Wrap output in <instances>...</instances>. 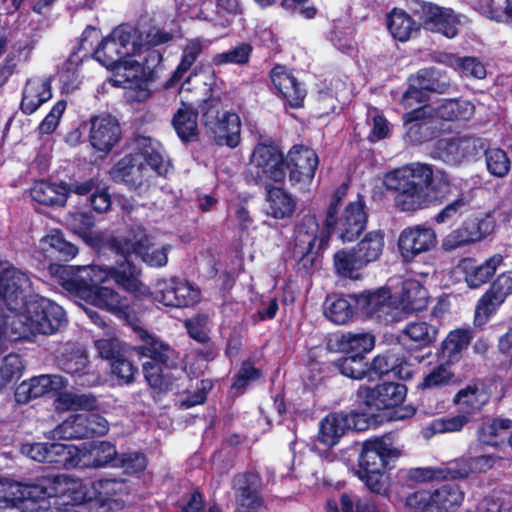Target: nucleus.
Here are the masks:
<instances>
[{"instance_id":"nucleus-10","label":"nucleus","mask_w":512,"mask_h":512,"mask_svg":"<svg viewBox=\"0 0 512 512\" xmlns=\"http://www.w3.org/2000/svg\"><path fill=\"white\" fill-rule=\"evenodd\" d=\"M29 276L20 269L0 262V303L7 306L10 313L22 310L27 293L31 289Z\"/></svg>"},{"instance_id":"nucleus-22","label":"nucleus","mask_w":512,"mask_h":512,"mask_svg":"<svg viewBox=\"0 0 512 512\" xmlns=\"http://www.w3.org/2000/svg\"><path fill=\"white\" fill-rule=\"evenodd\" d=\"M397 456V451L391 446L389 439L377 438L364 442L359 457V469L357 472L383 471L388 459Z\"/></svg>"},{"instance_id":"nucleus-29","label":"nucleus","mask_w":512,"mask_h":512,"mask_svg":"<svg viewBox=\"0 0 512 512\" xmlns=\"http://www.w3.org/2000/svg\"><path fill=\"white\" fill-rule=\"evenodd\" d=\"M305 225H307L310 231L306 230L304 226L297 228L293 256L297 260L298 268L308 271L313 267L316 260V253L313 251V248L318 225L313 217H308L305 220Z\"/></svg>"},{"instance_id":"nucleus-54","label":"nucleus","mask_w":512,"mask_h":512,"mask_svg":"<svg viewBox=\"0 0 512 512\" xmlns=\"http://www.w3.org/2000/svg\"><path fill=\"white\" fill-rule=\"evenodd\" d=\"M80 414H74L57 425L52 431V438L58 440L81 439L85 437V428Z\"/></svg>"},{"instance_id":"nucleus-37","label":"nucleus","mask_w":512,"mask_h":512,"mask_svg":"<svg viewBox=\"0 0 512 512\" xmlns=\"http://www.w3.org/2000/svg\"><path fill=\"white\" fill-rule=\"evenodd\" d=\"M489 400L487 392L476 385L461 389L454 397L459 411L469 417L481 411Z\"/></svg>"},{"instance_id":"nucleus-57","label":"nucleus","mask_w":512,"mask_h":512,"mask_svg":"<svg viewBox=\"0 0 512 512\" xmlns=\"http://www.w3.org/2000/svg\"><path fill=\"white\" fill-rule=\"evenodd\" d=\"M471 202L472 197L470 193H461L458 198L448 203L435 215V222L443 224L457 218L469 209Z\"/></svg>"},{"instance_id":"nucleus-39","label":"nucleus","mask_w":512,"mask_h":512,"mask_svg":"<svg viewBox=\"0 0 512 512\" xmlns=\"http://www.w3.org/2000/svg\"><path fill=\"white\" fill-rule=\"evenodd\" d=\"M31 197L43 205L63 206L67 201L68 190L62 184L39 181L31 188Z\"/></svg>"},{"instance_id":"nucleus-51","label":"nucleus","mask_w":512,"mask_h":512,"mask_svg":"<svg viewBox=\"0 0 512 512\" xmlns=\"http://www.w3.org/2000/svg\"><path fill=\"white\" fill-rule=\"evenodd\" d=\"M340 350L349 355L363 356L374 347V337L369 333H347L339 340Z\"/></svg>"},{"instance_id":"nucleus-42","label":"nucleus","mask_w":512,"mask_h":512,"mask_svg":"<svg viewBox=\"0 0 512 512\" xmlns=\"http://www.w3.org/2000/svg\"><path fill=\"white\" fill-rule=\"evenodd\" d=\"M38 248L45 258H51L58 253L65 259H70L78 253V248L72 243L67 242L57 230H53L44 236L40 240Z\"/></svg>"},{"instance_id":"nucleus-19","label":"nucleus","mask_w":512,"mask_h":512,"mask_svg":"<svg viewBox=\"0 0 512 512\" xmlns=\"http://www.w3.org/2000/svg\"><path fill=\"white\" fill-rule=\"evenodd\" d=\"M460 15L451 8L441 7L430 2L421 4V20L424 29L440 33L452 39L459 33Z\"/></svg>"},{"instance_id":"nucleus-64","label":"nucleus","mask_w":512,"mask_h":512,"mask_svg":"<svg viewBox=\"0 0 512 512\" xmlns=\"http://www.w3.org/2000/svg\"><path fill=\"white\" fill-rule=\"evenodd\" d=\"M23 370L24 364L19 355L9 354L5 356L0 367V387H4L12 380L20 378Z\"/></svg>"},{"instance_id":"nucleus-2","label":"nucleus","mask_w":512,"mask_h":512,"mask_svg":"<svg viewBox=\"0 0 512 512\" xmlns=\"http://www.w3.org/2000/svg\"><path fill=\"white\" fill-rule=\"evenodd\" d=\"M51 497L61 499V504L80 505L92 501V485L89 487L80 479L66 474L45 476L35 483L7 484L5 494L0 498V512H21L23 502L44 503Z\"/></svg>"},{"instance_id":"nucleus-44","label":"nucleus","mask_w":512,"mask_h":512,"mask_svg":"<svg viewBox=\"0 0 512 512\" xmlns=\"http://www.w3.org/2000/svg\"><path fill=\"white\" fill-rule=\"evenodd\" d=\"M434 512H450L461 505L464 493L457 485L446 484L431 492Z\"/></svg>"},{"instance_id":"nucleus-21","label":"nucleus","mask_w":512,"mask_h":512,"mask_svg":"<svg viewBox=\"0 0 512 512\" xmlns=\"http://www.w3.org/2000/svg\"><path fill=\"white\" fill-rule=\"evenodd\" d=\"M482 149L481 139L473 136H456L439 140L436 154L449 165H459L475 157Z\"/></svg>"},{"instance_id":"nucleus-12","label":"nucleus","mask_w":512,"mask_h":512,"mask_svg":"<svg viewBox=\"0 0 512 512\" xmlns=\"http://www.w3.org/2000/svg\"><path fill=\"white\" fill-rule=\"evenodd\" d=\"M366 222L364 201L358 198L350 202L341 213L338 211L331 223H328L326 218L324 224L328 233L334 231L342 241L351 242L362 233Z\"/></svg>"},{"instance_id":"nucleus-53","label":"nucleus","mask_w":512,"mask_h":512,"mask_svg":"<svg viewBox=\"0 0 512 512\" xmlns=\"http://www.w3.org/2000/svg\"><path fill=\"white\" fill-rule=\"evenodd\" d=\"M511 421L495 419L491 423L484 424L478 431L479 440L488 445H498L509 434Z\"/></svg>"},{"instance_id":"nucleus-23","label":"nucleus","mask_w":512,"mask_h":512,"mask_svg":"<svg viewBox=\"0 0 512 512\" xmlns=\"http://www.w3.org/2000/svg\"><path fill=\"white\" fill-rule=\"evenodd\" d=\"M212 111L204 114L205 125L211 131L218 145L235 148L239 145L241 137V121L236 113L224 112L217 121H212Z\"/></svg>"},{"instance_id":"nucleus-16","label":"nucleus","mask_w":512,"mask_h":512,"mask_svg":"<svg viewBox=\"0 0 512 512\" xmlns=\"http://www.w3.org/2000/svg\"><path fill=\"white\" fill-rule=\"evenodd\" d=\"M355 301L357 308L367 317L387 324L400 320L397 302L386 288L363 293L357 296Z\"/></svg>"},{"instance_id":"nucleus-11","label":"nucleus","mask_w":512,"mask_h":512,"mask_svg":"<svg viewBox=\"0 0 512 512\" xmlns=\"http://www.w3.org/2000/svg\"><path fill=\"white\" fill-rule=\"evenodd\" d=\"M110 82L117 87L127 89V98L142 102L150 96L149 82L153 79L150 66H109Z\"/></svg>"},{"instance_id":"nucleus-3","label":"nucleus","mask_w":512,"mask_h":512,"mask_svg":"<svg viewBox=\"0 0 512 512\" xmlns=\"http://www.w3.org/2000/svg\"><path fill=\"white\" fill-rule=\"evenodd\" d=\"M83 31L79 42L70 53L65 64H83L91 59L99 64H140L135 57L138 51L139 29L129 23H121L98 43L87 48L88 38Z\"/></svg>"},{"instance_id":"nucleus-14","label":"nucleus","mask_w":512,"mask_h":512,"mask_svg":"<svg viewBox=\"0 0 512 512\" xmlns=\"http://www.w3.org/2000/svg\"><path fill=\"white\" fill-rule=\"evenodd\" d=\"M152 295L155 301L169 307L193 306L201 298V292L197 287L179 278L157 281Z\"/></svg>"},{"instance_id":"nucleus-61","label":"nucleus","mask_w":512,"mask_h":512,"mask_svg":"<svg viewBox=\"0 0 512 512\" xmlns=\"http://www.w3.org/2000/svg\"><path fill=\"white\" fill-rule=\"evenodd\" d=\"M253 47L250 43L240 42L232 49L217 54L214 64H247L252 54Z\"/></svg>"},{"instance_id":"nucleus-45","label":"nucleus","mask_w":512,"mask_h":512,"mask_svg":"<svg viewBox=\"0 0 512 512\" xmlns=\"http://www.w3.org/2000/svg\"><path fill=\"white\" fill-rule=\"evenodd\" d=\"M267 213L276 219L290 217L296 207L295 200L281 188H271L267 194Z\"/></svg>"},{"instance_id":"nucleus-5","label":"nucleus","mask_w":512,"mask_h":512,"mask_svg":"<svg viewBox=\"0 0 512 512\" xmlns=\"http://www.w3.org/2000/svg\"><path fill=\"white\" fill-rule=\"evenodd\" d=\"M433 170L422 163H411L397 168L384 177L385 187L395 192V207L403 212H414L429 206L434 196L429 193Z\"/></svg>"},{"instance_id":"nucleus-26","label":"nucleus","mask_w":512,"mask_h":512,"mask_svg":"<svg viewBox=\"0 0 512 512\" xmlns=\"http://www.w3.org/2000/svg\"><path fill=\"white\" fill-rule=\"evenodd\" d=\"M449 83L434 78L433 71L428 68L421 69L416 76L410 78V88L402 97V104L406 108H412L414 103H424V92L431 91L444 93Z\"/></svg>"},{"instance_id":"nucleus-58","label":"nucleus","mask_w":512,"mask_h":512,"mask_svg":"<svg viewBox=\"0 0 512 512\" xmlns=\"http://www.w3.org/2000/svg\"><path fill=\"white\" fill-rule=\"evenodd\" d=\"M493 221L488 215L482 217L468 218L463 222L461 228L467 234L472 243L481 241L493 230Z\"/></svg>"},{"instance_id":"nucleus-48","label":"nucleus","mask_w":512,"mask_h":512,"mask_svg":"<svg viewBox=\"0 0 512 512\" xmlns=\"http://www.w3.org/2000/svg\"><path fill=\"white\" fill-rule=\"evenodd\" d=\"M387 28L391 35L399 41H407L418 29L413 18L403 10L394 9L388 14Z\"/></svg>"},{"instance_id":"nucleus-28","label":"nucleus","mask_w":512,"mask_h":512,"mask_svg":"<svg viewBox=\"0 0 512 512\" xmlns=\"http://www.w3.org/2000/svg\"><path fill=\"white\" fill-rule=\"evenodd\" d=\"M512 294V272L500 274L492 283L489 290L480 298L476 308V318H484L493 314Z\"/></svg>"},{"instance_id":"nucleus-55","label":"nucleus","mask_w":512,"mask_h":512,"mask_svg":"<svg viewBox=\"0 0 512 512\" xmlns=\"http://www.w3.org/2000/svg\"><path fill=\"white\" fill-rule=\"evenodd\" d=\"M110 370L118 385L132 384L138 374V367L124 353L110 362Z\"/></svg>"},{"instance_id":"nucleus-63","label":"nucleus","mask_w":512,"mask_h":512,"mask_svg":"<svg viewBox=\"0 0 512 512\" xmlns=\"http://www.w3.org/2000/svg\"><path fill=\"white\" fill-rule=\"evenodd\" d=\"M454 378L453 372L446 365H438L433 368L418 384V388L435 389L446 386L452 382Z\"/></svg>"},{"instance_id":"nucleus-18","label":"nucleus","mask_w":512,"mask_h":512,"mask_svg":"<svg viewBox=\"0 0 512 512\" xmlns=\"http://www.w3.org/2000/svg\"><path fill=\"white\" fill-rule=\"evenodd\" d=\"M432 112L435 113V116L446 121H466L473 116L475 107L467 100L452 99L445 100L435 109H431L427 105H422L419 108L412 109L403 116L404 125L408 127V130H411L413 128L411 125L413 122H418L427 116H431Z\"/></svg>"},{"instance_id":"nucleus-17","label":"nucleus","mask_w":512,"mask_h":512,"mask_svg":"<svg viewBox=\"0 0 512 512\" xmlns=\"http://www.w3.org/2000/svg\"><path fill=\"white\" fill-rule=\"evenodd\" d=\"M437 245L435 230L427 225H413L403 229L398 237L397 246L405 262L413 261L418 255L427 253Z\"/></svg>"},{"instance_id":"nucleus-43","label":"nucleus","mask_w":512,"mask_h":512,"mask_svg":"<svg viewBox=\"0 0 512 512\" xmlns=\"http://www.w3.org/2000/svg\"><path fill=\"white\" fill-rule=\"evenodd\" d=\"M438 333V327L426 321L410 322L402 331L403 337L417 347H427L433 344L438 337Z\"/></svg>"},{"instance_id":"nucleus-49","label":"nucleus","mask_w":512,"mask_h":512,"mask_svg":"<svg viewBox=\"0 0 512 512\" xmlns=\"http://www.w3.org/2000/svg\"><path fill=\"white\" fill-rule=\"evenodd\" d=\"M242 13L239 0H216L215 10L205 17L214 26L226 28Z\"/></svg>"},{"instance_id":"nucleus-62","label":"nucleus","mask_w":512,"mask_h":512,"mask_svg":"<svg viewBox=\"0 0 512 512\" xmlns=\"http://www.w3.org/2000/svg\"><path fill=\"white\" fill-rule=\"evenodd\" d=\"M340 373L352 379H362L368 371L364 356L348 355L335 363Z\"/></svg>"},{"instance_id":"nucleus-15","label":"nucleus","mask_w":512,"mask_h":512,"mask_svg":"<svg viewBox=\"0 0 512 512\" xmlns=\"http://www.w3.org/2000/svg\"><path fill=\"white\" fill-rule=\"evenodd\" d=\"M406 397V387L398 383H383L374 388L360 387L357 402L374 415L375 411L389 409L401 404Z\"/></svg>"},{"instance_id":"nucleus-34","label":"nucleus","mask_w":512,"mask_h":512,"mask_svg":"<svg viewBox=\"0 0 512 512\" xmlns=\"http://www.w3.org/2000/svg\"><path fill=\"white\" fill-rule=\"evenodd\" d=\"M52 98L50 79L34 78L27 81L21 101L23 113L33 114L38 108Z\"/></svg>"},{"instance_id":"nucleus-50","label":"nucleus","mask_w":512,"mask_h":512,"mask_svg":"<svg viewBox=\"0 0 512 512\" xmlns=\"http://www.w3.org/2000/svg\"><path fill=\"white\" fill-rule=\"evenodd\" d=\"M20 314L21 310L10 313L8 307L0 303V353L7 342L24 339L17 335Z\"/></svg>"},{"instance_id":"nucleus-8","label":"nucleus","mask_w":512,"mask_h":512,"mask_svg":"<svg viewBox=\"0 0 512 512\" xmlns=\"http://www.w3.org/2000/svg\"><path fill=\"white\" fill-rule=\"evenodd\" d=\"M285 176V159L279 148L272 144H258L250 158L247 179L254 183L266 180L281 182Z\"/></svg>"},{"instance_id":"nucleus-27","label":"nucleus","mask_w":512,"mask_h":512,"mask_svg":"<svg viewBox=\"0 0 512 512\" xmlns=\"http://www.w3.org/2000/svg\"><path fill=\"white\" fill-rule=\"evenodd\" d=\"M67 385L60 375H40L21 382L15 390V400L20 404L42 397L50 391H59Z\"/></svg>"},{"instance_id":"nucleus-59","label":"nucleus","mask_w":512,"mask_h":512,"mask_svg":"<svg viewBox=\"0 0 512 512\" xmlns=\"http://www.w3.org/2000/svg\"><path fill=\"white\" fill-rule=\"evenodd\" d=\"M468 421L469 417L463 413L449 418L435 419L425 428V436L430 437L437 433L458 432Z\"/></svg>"},{"instance_id":"nucleus-24","label":"nucleus","mask_w":512,"mask_h":512,"mask_svg":"<svg viewBox=\"0 0 512 512\" xmlns=\"http://www.w3.org/2000/svg\"><path fill=\"white\" fill-rule=\"evenodd\" d=\"M120 135V125L115 117L101 115L91 118L89 140L96 150L110 151L119 141Z\"/></svg>"},{"instance_id":"nucleus-46","label":"nucleus","mask_w":512,"mask_h":512,"mask_svg":"<svg viewBox=\"0 0 512 512\" xmlns=\"http://www.w3.org/2000/svg\"><path fill=\"white\" fill-rule=\"evenodd\" d=\"M384 244V234L381 231H371L353 249L366 266L380 257Z\"/></svg>"},{"instance_id":"nucleus-41","label":"nucleus","mask_w":512,"mask_h":512,"mask_svg":"<svg viewBox=\"0 0 512 512\" xmlns=\"http://www.w3.org/2000/svg\"><path fill=\"white\" fill-rule=\"evenodd\" d=\"M197 112L192 106L183 103L172 119L173 127L182 141H192L197 137Z\"/></svg>"},{"instance_id":"nucleus-38","label":"nucleus","mask_w":512,"mask_h":512,"mask_svg":"<svg viewBox=\"0 0 512 512\" xmlns=\"http://www.w3.org/2000/svg\"><path fill=\"white\" fill-rule=\"evenodd\" d=\"M347 432L342 412L328 414L319 423L318 441L327 447L335 446Z\"/></svg>"},{"instance_id":"nucleus-47","label":"nucleus","mask_w":512,"mask_h":512,"mask_svg":"<svg viewBox=\"0 0 512 512\" xmlns=\"http://www.w3.org/2000/svg\"><path fill=\"white\" fill-rule=\"evenodd\" d=\"M333 261L336 273L350 279H359L360 272L365 267L353 248L336 252Z\"/></svg>"},{"instance_id":"nucleus-33","label":"nucleus","mask_w":512,"mask_h":512,"mask_svg":"<svg viewBox=\"0 0 512 512\" xmlns=\"http://www.w3.org/2000/svg\"><path fill=\"white\" fill-rule=\"evenodd\" d=\"M271 80L279 92L288 100L293 108L302 106L306 91L286 66H274L270 73Z\"/></svg>"},{"instance_id":"nucleus-4","label":"nucleus","mask_w":512,"mask_h":512,"mask_svg":"<svg viewBox=\"0 0 512 512\" xmlns=\"http://www.w3.org/2000/svg\"><path fill=\"white\" fill-rule=\"evenodd\" d=\"M135 152L124 156L111 169L114 181L138 188L149 184L156 176H165L169 163L163 157L161 144L147 136L134 140Z\"/></svg>"},{"instance_id":"nucleus-56","label":"nucleus","mask_w":512,"mask_h":512,"mask_svg":"<svg viewBox=\"0 0 512 512\" xmlns=\"http://www.w3.org/2000/svg\"><path fill=\"white\" fill-rule=\"evenodd\" d=\"M57 410H77L93 409L96 405V400L93 396L86 394H75L71 392H62L58 395L55 401Z\"/></svg>"},{"instance_id":"nucleus-1","label":"nucleus","mask_w":512,"mask_h":512,"mask_svg":"<svg viewBox=\"0 0 512 512\" xmlns=\"http://www.w3.org/2000/svg\"><path fill=\"white\" fill-rule=\"evenodd\" d=\"M58 283L69 293L105 310L117 318L128 321L131 306L128 299L113 288L102 286L109 280V271L96 265L50 267Z\"/></svg>"},{"instance_id":"nucleus-60","label":"nucleus","mask_w":512,"mask_h":512,"mask_svg":"<svg viewBox=\"0 0 512 512\" xmlns=\"http://www.w3.org/2000/svg\"><path fill=\"white\" fill-rule=\"evenodd\" d=\"M485 160L489 173L495 177H504L510 171V159L502 149L493 148L487 150L485 153Z\"/></svg>"},{"instance_id":"nucleus-36","label":"nucleus","mask_w":512,"mask_h":512,"mask_svg":"<svg viewBox=\"0 0 512 512\" xmlns=\"http://www.w3.org/2000/svg\"><path fill=\"white\" fill-rule=\"evenodd\" d=\"M237 502L242 508L256 509L263 505L257 493V477L253 474H239L233 480Z\"/></svg>"},{"instance_id":"nucleus-25","label":"nucleus","mask_w":512,"mask_h":512,"mask_svg":"<svg viewBox=\"0 0 512 512\" xmlns=\"http://www.w3.org/2000/svg\"><path fill=\"white\" fill-rule=\"evenodd\" d=\"M127 494V484L122 480L102 479L92 483V501L105 511L123 508Z\"/></svg>"},{"instance_id":"nucleus-9","label":"nucleus","mask_w":512,"mask_h":512,"mask_svg":"<svg viewBox=\"0 0 512 512\" xmlns=\"http://www.w3.org/2000/svg\"><path fill=\"white\" fill-rule=\"evenodd\" d=\"M118 249L125 256L135 254L151 267H163L168 262L171 245L152 247L145 229L141 225H135L127 231Z\"/></svg>"},{"instance_id":"nucleus-35","label":"nucleus","mask_w":512,"mask_h":512,"mask_svg":"<svg viewBox=\"0 0 512 512\" xmlns=\"http://www.w3.org/2000/svg\"><path fill=\"white\" fill-rule=\"evenodd\" d=\"M24 455L38 462L55 463L66 467L67 445L60 443H33L22 446Z\"/></svg>"},{"instance_id":"nucleus-30","label":"nucleus","mask_w":512,"mask_h":512,"mask_svg":"<svg viewBox=\"0 0 512 512\" xmlns=\"http://www.w3.org/2000/svg\"><path fill=\"white\" fill-rule=\"evenodd\" d=\"M123 256L125 264L104 268L109 271V279H113L120 288L137 298L146 297L149 295V289L140 280V270L130 262L128 259L130 255Z\"/></svg>"},{"instance_id":"nucleus-7","label":"nucleus","mask_w":512,"mask_h":512,"mask_svg":"<svg viewBox=\"0 0 512 512\" xmlns=\"http://www.w3.org/2000/svg\"><path fill=\"white\" fill-rule=\"evenodd\" d=\"M139 338L144 341L138 350L150 360L143 363V373L146 381L153 389L163 390L168 383L162 371V365L170 367L176 359V352L169 345L155 338L143 328H136Z\"/></svg>"},{"instance_id":"nucleus-40","label":"nucleus","mask_w":512,"mask_h":512,"mask_svg":"<svg viewBox=\"0 0 512 512\" xmlns=\"http://www.w3.org/2000/svg\"><path fill=\"white\" fill-rule=\"evenodd\" d=\"M356 297L331 296L326 299L324 314L335 324H346L354 316Z\"/></svg>"},{"instance_id":"nucleus-13","label":"nucleus","mask_w":512,"mask_h":512,"mask_svg":"<svg viewBox=\"0 0 512 512\" xmlns=\"http://www.w3.org/2000/svg\"><path fill=\"white\" fill-rule=\"evenodd\" d=\"M117 451L114 445L101 441L81 447L67 445V468H98L115 463Z\"/></svg>"},{"instance_id":"nucleus-31","label":"nucleus","mask_w":512,"mask_h":512,"mask_svg":"<svg viewBox=\"0 0 512 512\" xmlns=\"http://www.w3.org/2000/svg\"><path fill=\"white\" fill-rule=\"evenodd\" d=\"M502 263L503 257L500 254H495L482 264H477L470 258L463 259L460 261L458 268L464 274L468 286L478 288L493 276Z\"/></svg>"},{"instance_id":"nucleus-20","label":"nucleus","mask_w":512,"mask_h":512,"mask_svg":"<svg viewBox=\"0 0 512 512\" xmlns=\"http://www.w3.org/2000/svg\"><path fill=\"white\" fill-rule=\"evenodd\" d=\"M319 164L316 152L303 145H294L285 158L289 180L295 184L308 185L315 176Z\"/></svg>"},{"instance_id":"nucleus-6","label":"nucleus","mask_w":512,"mask_h":512,"mask_svg":"<svg viewBox=\"0 0 512 512\" xmlns=\"http://www.w3.org/2000/svg\"><path fill=\"white\" fill-rule=\"evenodd\" d=\"M66 324L61 306L46 298L29 300L19 315L18 336L27 339L36 334H53Z\"/></svg>"},{"instance_id":"nucleus-52","label":"nucleus","mask_w":512,"mask_h":512,"mask_svg":"<svg viewBox=\"0 0 512 512\" xmlns=\"http://www.w3.org/2000/svg\"><path fill=\"white\" fill-rule=\"evenodd\" d=\"M87 363L86 354L76 351L64 359L62 369L67 374L78 377L81 385H93L96 382V378L92 377L90 379L91 376L85 371Z\"/></svg>"},{"instance_id":"nucleus-32","label":"nucleus","mask_w":512,"mask_h":512,"mask_svg":"<svg viewBox=\"0 0 512 512\" xmlns=\"http://www.w3.org/2000/svg\"><path fill=\"white\" fill-rule=\"evenodd\" d=\"M399 312H419L424 310L429 302L427 289L415 279H407L402 282L398 297L395 298Z\"/></svg>"}]
</instances>
